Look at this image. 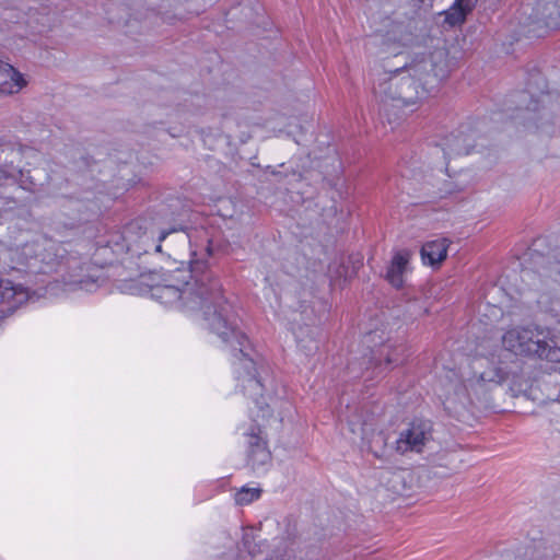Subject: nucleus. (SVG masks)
<instances>
[{
    "label": "nucleus",
    "mask_w": 560,
    "mask_h": 560,
    "mask_svg": "<svg viewBox=\"0 0 560 560\" xmlns=\"http://www.w3.org/2000/svg\"><path fill=\"white\" fill-rule=\"evenodd\" d=\"M328 275L334 284L347 278V270L342 264L334 261L328 268Z\"/></svg>",
    "instance_id": "17"
},
{
    "label": "nucleus",
    "mask_w": 560,
    "mask_h": 560,
    "mask_svg": "<svg viewBox=\"0 0 560 560\" xmlns=\"http://www.w3.org/2000/svg\"><path fill=\"white\" fill-rule=\"evenodd\" d=\"M171 243H172V242H168V243L166 244V248H167V249H172V245H171Z\"/></svg>",
    "instance_id": "23"
},
{
    "label": "nucleus",
    "mask_w": 560,
    "mask_h": 560,
    "mask_svg": "<svg viewBox=\"0 0 560 560\" xmlns=\"http://www.w3.org/2000/svg\"><path fill=\"white\" fill-rule=\"evenodd\" d=\"M261 490L257 487H243L235 494V501L240 505H246L259 499Z\"/></svg>",
    "instance_id": "16"
},
{
    "label": "nucleus",
    "mask_w": 560,
    "mask_h": 560,
    "mask_svg": "<svg viewBox=\"0 0 560 560\" xmlns=\"http://www.w3.org/2000/svg\"><path fill=\"white\" fill-rule=\"evenodd\" d=\"M34 247H35V245H33V244L32 245L27 244V245H25L23 247V255H24V257H22L20 259L21 264L31 265L30 264V259H28V254L35 253V248Z\"/></svg>",
    "instance_id": "19"
},
{
    "label": "nucleus",
    "mask_w": 560,
    "mask_h": 560,
    "mask_svg": "<svg viewBox=\"0 0 560 560\" xmlns=\"http://www.w3.org/2000/svg\"><path fill=\"white\" fill-rule=\"evenodd\" d=\"M430 431L423 423L412 424L402 431L396 442L397 450L401 453L408 451L420 452L428 441Z\"/></svg>",
    "instance_id": "9"
},
{
    "label": "nucleus",
    "mask_w": 560,
    "mask_h": 560,
    "mask_svg": "<svg viewBox=\"0 0 560 560\" xmlns=\"http://www.w3.org/2000/svg\"><path fill=\"white\" fill-rule=\"evenodd\" d=\"M298 118H292V120L290 121L289 124V129L287 130L288 135L290 136H293L295 135V131L291 128L292 126H294L296 129H299L300 131L303 129V125L302 124H298Z\"/></svg>",
    "instance_id": "20"
},
{
    "label": "nucleus",
    "mask_w": 560,
    "mask_h": 560,
    "mask_svg": "<svg viewBox=\"0 0 560 560\" xmlns=\"http://www.w3.org/2000/svg\"><path fill=\"white\" fill-rule=\"evenodd\" d=\"M26 85L23 75L9 63L0 61V93L13 94Z\"/></svg>",
    "instance_id": "12"
},
{
    "label": "nucleus",
    "mask_w": 560,
    "mask_h": 560,
    "mask_svg": "<svg viewBox=\"0 0 560 560\" xmlns=\"http://www.w3.org/2000/svg\"><path fill=\"white\" fill-rule=\"evenodd\" d=\"M491 312H492V315H493L494 317H498V316H500V315H501V310H500L499 307H497V306H492Z\"/></svg>",
    "instance_id": "21"
},
{
    "label": "nucleus",
    "mask_w": 560,
    "mask_h": 560,
    "mask_svg": "<svg viewBox=\"0 0 560 560\" xmlns=\"http://www.w3.org/2000/svg\"><path fill=\"white\" fill-rule=\"evenodd\" d=\"M412 253L409 249H398L394 253L386 270V280L396 289H400L407 282L411 273L410 260Z\"/></svg>",
    "instance_id": "7"
},
{
    "label": "nucleus",
    "mask_w": 560,
    "mask_h": 560,
    "mask_svg": "<svg viewBox=\"0 0 560 560\" xmlns=\"http://www.w3.org/2000/svg\"><path fill=\"white\" fill-rule=\"evenodd\" d=\"M448 241L446 238H438L427 242L421 248L422 262L428 266L440 265L447 255Z\"/></svg>",
    "instance_id": "13"
},
{
    "label": "nucleus",
    "mask_w": 560,
    "mask_h": 560,
    "mask_svg": "<svg viewBox=\"0 0 560 560\" xmlns=\"http://www.w3.org/2000/svg\"><path fill=\"white\" fill-rule=\"evenodd\" d=\"M549 277L560 284V260L553 262L549 269Z\"/></svg>",
    "instance_id": "18"
},
{
    "label": "nucleus",
    "mask_w": 560,
    "mask_h": 560,
    "mask_svg": "<svg viewBox=\"0 0 560 560\" xmlns=\"http://www.w3.org/2000/svg\"><path fill=\"white\" fill-rule=\"evenodd\" d=\"M9 155L11 156V159L9 164L4 165L5 170L0 167V184H2L3 182V185L15 184L18 176L22 173L21 166L19 164L14 165V161L20 155V152L12 150L9 154H7L5 159ZM15 203L16 202L14 200H10L5 202L7 206L4 208L0 207V223L2 222V220L7 218L9 212H11L15 208Z\"/></svg>",
    "instance_id": "11"
},
{
    "label": "nucleus",
    "mask_w": 560,
    "mask_h": 560,
    "mask_svg": "<svg viewBox=\"0 0 560 560\" xmlns=\"http://www.w3.org/2000/svg\"><path fill=\"white\" fill-rule=\"evenodd\" d=\"M405 349L404 347H394L393 345H382L376 350H373L372 358L369 360L370 365H374L380 372L389 369L393 364H398L402 361Z\"/></svg>",
    "instance_id": "10"
},
{
    "label": "nucleus",
    "mask_w": 560,
    "mask_h": 560,
    "mask_svg": "<svg viewBox=\"0 0 560 560\" xmlns=\"http://www.w3.org/2000/svg\"><path fill=\"white\" fill-rule=\"evenodd\" d=\"M477 0H456L454 4L444 12V22L450 26L462 24L466 15L474 9Z\"/></svg>",
    "instance_id": "14"
},
{
    "label": "nucleus",
    "mask_w": 560,
    "mask_h": 560,
    "mask_svg": "<svg viewBox=\"0 0 560 560\" xmlns=\"http://www.w3.org/2000/svg\"><path fill=\"white\" fill-rule=\"evenodd\" d=\"M448 72L444 48L429 54L416 52L405 67L382 73L374 85V94L384 107L408 108L424 100L429 89L445 79Z\"/></svg>",
    "instance_id": "2"
},
{
    "label": "nucleus",
    "mask_w": 560,
    "mask_h": 560,
    "mask_svg": "<svg viewBox=\"0 0 560 560\" xmlns=\"http://www.w3.org/2000/svg\"><path fill=\"white\" fill-rule=\"evenodd\" d=\"M503 347L515 354L536 355L551 362H560V347L555 339H544L528 328H512L502 337Z\"/></svg>",
    "instance_id": "4"
},
{
    "label": "nucleus",
    "mask_w": 560,
    "mask_h": 560,
    "mask_svg": "<svg viewBox=\"0 0 560 560\" xmlns=\"http://www.w3.org/2000/svg\"><path fill=\"white\" fill-rule=\"evenodd\" d=\"M363 440L366 441V444L369 446V450L375 455V456H382L384 448L386 446L387 439L384 435L383 432H375L372 434L371 439L366 436V430H362Z\"/></svg>",
    "instance_id": "15"
},
{
    "label": "nucleus",
    "mask_w": 560,
    "mask_h": 560,
    "mask_svg": "<svg viewBox=\"0 0 560 560\" xmlns=\"http://www.w3.org/2000/svg\"><path fill=\"white\" fill-rule=\"evenodd\" d=\"M177 243L190 247L189 269H176L170 275H143L139 283L151 298L166 306L187 313H201L208 329L218 336L230 353L236 393L252 400L248 420L237 427L248 464L259 469L271 459L264 423L275 411L282 419L291 404L273 393L272 380L264 361L238 329L237 318L221 294L219 282L208 269L211 255L209 236H175Z\"/></svg>",
    "instance_id": "1"
},
{
    "label": "nucleus",
    "mask_w": 560,
    "mask_h": 560,
    "mask_svg": "<svg viewBox=\"0 0 560 560\" xmlns=\"http://www.w3.org/2000/svg\"><path fill=\"white\" fill-rule=\"evenodd\" d=\"M468 153L469 148L463 137L452 135L429 149L428 163L440 172L448 173L447 161Z\"/></svg>",
    "instance_id": "6"
},
{
    "label": "nucleus",
    "mask_w": 560,
    "mask_h": 560,
    "mask_svg": "<svg viewBox=\"0 0 560 560\" xmlns=\"http://www.w3.org/2000/svg\"><path fill=\"white\" fill-rule=\"evenodd\" d=\"M471 374L462 383L452 386L443 404L450 411L466 408L475 401L481 400L493 388L508 380L510 370L495 355L486 357L478 354L470 364Z\"/></svg>",
    "instance_id": "3"
},
{
    "label": "nucleus",
    "mask_w": 560,
    "mask_h": 560,
    "mask_svg": "<svg viewBox=\"0 0 560 560\" xmlns=\"http://www.w3.org/2000/svg\"><path fill=\"white\" fill-rule=\"evenodd\" d=\"M30 300H33V295L27 289L10 280L0 279V306L3 312H12Z\"/></svg>",
    "instance_id": "8"
},
{
    "label": "nucleus",
    "mask_w": 560,
    "mask_h": 560,
    "mask_svg": "<svg viewBox=\"0 0 560 560\" xmlns=\"http://www.w3.org/2000/svg\"><path fill=\"white\" fill-rule=\"evenodd\" d=\"M102 281V270L91 264H83L72 267L68 277L63 281L62 289L58 282L49 283L45 291V296H59L60 292L83 290L86 292L95 291Z\"/></svg>",
    "instance_id": "5"
},
{
    "label": "nucleus",
    "mask_w": 560,
    "mask_h": 560,
    "mask_svg": "<svg viewBox=\"0 0 560 560\" xmlns=\"http://www.w3.org/2000/svg\"><path fill=\"white\" fill-rule=\"evenodd\" d=\"M317 349V343L315 341L312 342V346L308 347V350L312 351V350H316Z\"/></svg>",
    "instance_id": "22"
}]
</instances>
